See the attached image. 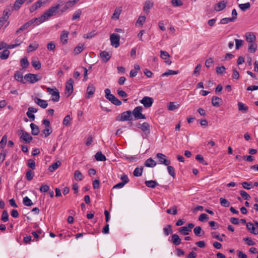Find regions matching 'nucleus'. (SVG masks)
I'll return each instance as SVG.
<instances>
[{"mask_svg":"<svg viewBox=\"0 0 258 258\" xmlns=\"http://www.w3.org/2000/svg\"><path fill=\"white\" fill-rule=\"evenodd\" d=\"M7 155V151L6 150H2L0 153V163H3L5 160L6 156Z\"/></svg>","mask_w":258,"mask_h":258,"instance_id":"nucleus-64","label":"nucleus"},{"mask_svg":"<svg viewBox=\"0 0 258 258\" xmlns=\"http://www.w3.org/2000/svg\"><path fill=\"white\" fill-rule=\"evenodd\" d=\"M95 157L96 160L98 161H105L106 160V157L101 152H98Z\"/></svg>","mask_w":258,"mask_h":258,"instance_id":"nucleus-35","label":"nucleus"},{"mask_svg":"<svg viewBox=\"0 0 258 258\" xmlns=\"http://www.w3.org/2000/svg\"><path fill=\"white\" fill-rule=\"evenodd\" d=\"M80 0H69L65 3L64 7L60 10L61 13L73 8Z\"/></svg>","mask_w":258,"mask_h":258,"instance_id":"nucleus-16","label":"nucleus"},{"mask_svg":"<svg viewBox=\"0 0 258 258\" xmlns=\"http://www.w3.org/2000/svg\"><path fill=\"white\" fill-rule=\"evenodd\" d=\"M240 194L244 200H249L250 199V196L244 190H240Z\"/></svg>","mask_w":258,"mask_h":258,"instance_id":"nucleus-58","label":"nucleus"},{"mask_svg":"<svg viewBox=\"0 0 258 258\" xmlns=\"http://www.w3.org/2000/svg\"><path fill=\"white\" fill-rule=\"evenodd\" d=\"M178 230L180 233L185 235H188L190 232L186 226L181 227L179 228Z\"/></svg>","mask_w":258,"mask_h":258,"instance_id":"nucleus-46","label":"nucleus"},{"mask_svg":"<svg viewBox=\"0 0 258 258\" xmlns=\"http://www.w3.org/2000/svg\"><path fill=\"white\" fill-rule=\"evenodd\" d=\"M172 232L173 230L171 225H168L166 227L163 228V232L165 236L169 235L170 233H172Z\"/></svg>","mask_w":258,"mask_h":258,"instance_id":"nucleus-42","label":"nucleus"},{"mask_svg":"<svg viewBox=\"0 0 258 258\" xmlns=\"http://www.w3.org/2000/svg\"><path fill=\"white\" fill-rule=\"evenodd\" d=\"M32 65L35 70H39L41 68V63L38 60H33L32 61Z\"/></svg>","mask_w":258,"mask_h":258,"instance_id":"nucleus-59","label":"nucleus"},{"mask_svg":"<svg viewBox=\"0 0 258 258\" xmlns=\"http://www.w3.org/2000/svg\"><path fill=\"white\" fill-rule=\"evenodd\" d=\"M156 157L158 159V163L164 164L165 165H169L170 164V161L167 159V157L163 154L158 153Z\"/></svg>","mask_w":258,"mask_h":258,"instance_id":"nucleus-13","label":"nucleus"},{"mask_svg":"<svg viewBox=\"0 0 258 258\" xmlns=\"http://www.w3.org/2000/svg\"><path fill=\"white\" fill-rule=\"evenodd\" d=\"M143 108L141 106H137L134 108L132 112V114H133L135 117V119H146L145 115L142 113Z\"/></svg>","mask_w":258,"mask_h":258,"instance_id":"nucleus-7","label":"nucleus"},{"mask_svg":"<svg viewBox=\"0 0 258 258\" xmlns=\"http://www.w3.org/2000/svg\"><path fill=\"white\" fill-rule=\"evenodd\" d=\"M95 91V88L92 84H89L87 88V98H91Z\"/></svg>","mask_w":258,"mask_h":258,"instance_id":"nucleus-26","label":"nucleus"},{"mask_svg":"<svg viewBox=\"0 0 258 258\" xmlns=\"http://www.w3.org/2000/svg\"><path fill=\"white\" fill-rule=\"evenodd\" d=\"M238 6L242 11H245L250 8V4L249 2H247L245 4H239Z\"/></svg>","mask_w":258,"mask_h":258,"instance_id":"nucleus-43","label":"nucleus"},{"mask_svg":"<svg viewBox=\"0 0 258 258\" xmlns=\"http://www.w3.org/2000/svg\"><path fill=\"white\" fill-rule=\"evenodd\" d=\"M7 137L5 135L3 137L1 142H0V150L1 149H3L6 145V143H7Z\"/></svg>","mask_w":258,"mask_h":258,"instance_id":"nucleus-53","label":"nucleus"},{"mask_svg":"<svg viewBox=\"0 0 258 258\" xmlns=\"http://www.w3.org/2000/svg\"><path fill=\"white\" fill-rule=\"evenodd\" d=\"M110 40L111 44L115 48L119 46L120 36L118 34L113 33L110 35Z\"/></svg>","mask_w":258,"mask_h":258,"instance_id":"nucleus-14","label":"nucleus"},{"mask_svg":"<svg viewBox=\"0 0 258 258\" xmlns=\"http://www.w3.org/2000/svg\"><path fill=\"white\" fill-rule=\"evenodd\" d=\"M48 2L47 0H39L36 3L33 4L30 8L29 10L30 13H33L38 9L40 8L42 6L47 3Z\"/></svg>","mask_w":258,"mask_h":258,"instance_id":"nucleus-12","label":"nucleus"},{"mask_svg":"<svg viewBox=\"0 0 258 258\" xmlns=\"http://www.w3.org/2000/svg\"><path fill=\"white\" fill-rule=\"evenodd\" d=\"M154 5V3L152 2L150 0H147L145 2L144 6L143 8V10L147 14L149 13V10L151 8L153 7Z\"/></svg>","mask_w":258,"mask_h":258,"instance_id":"nucleus-24","label":"nucleus"},{"mask_svg":"<svg viewBox=\"0 0 258 258\" xmlns=\"http://www.w3.org/2000/svg\"><path fill=\"white\" fill-rule=\"evenodd\" d=\"M10 51L7 49L0 52V58L2 59H6L9 57Z\"/></svg>","mask_w":258,"mask_h":258,"instance_id":"nucleus-38","label":"nucleus"},{"mask_svg":"<svg viewBox=\"0 0 258 258\" xmlns=\"http://www.w3.org/2000/svg\"><path fill=\"white\" fill-rule=\"evenodd\" d=\"M100 57L102 61L104 62H106L110 58V55L109 53L105 51H102L100 53Z\"/></svg>","mask_w":258,"mask_h":258,"instance_id":"nucleus-27","label":"nucleus"},{"mask_svg":"<svg viewBox=\"0 0 258 258\" xmlns=\"http://www.w3.org/2000/svg\"><path fill=\"white\" fill-rule=\"evenodd\" d=\"M243 240L248 245H254L255 244V243L252 240V239L249 237H245L243 238Z\"/></svg>","mask_w":258,"mask_h":258,"instance_id":"nucleus-60","label":"nucleus"},{"mask_svg":"<svg viewBox=\"0 0 258 258\" xmlns=\"http://www.w3.org/2000/svg\"><path fill=\"white\" fill-rule=\"evenodd\" d=\"M17 134L20 137V139L25 143H29L33 139L29 133L22 129L18 130Z\"/></svg>","mask_w":258,"mask_h":258,"instance_id":"nucleus-2","label":"nucleus"},{"mask_svg":"<svg viewBox=\"0 0 258 258\" xmlns=\"http://www.w3.org/2000/svg\"><path fill=\"white\" fill-rule=\"evenodd\" d=\"M246 226L250 233L255 235L258 234V228H256L251 222L247 223Z\"/></svg>","mask_w":258,"mask_h":258,"instance_id":"nucleus-23","label":"nucleus"},{"mask_svg":"<svg viewBox=\"0 0 258 258\" xmlns=\"http://www.w3.org/2000/svg\"><path fill=\"white\" fill-rule=\"evenodd\" d=\"M222 102V99L218 97L213 96L212 98V104L215 107H220Z\"/></svg>","mask_w":258,"mask_h":258,"instance_id":"nucleus-25","label":"nucleus"},{"mask_svg":"<svg viewBox=\"0 0 258 258\" xmlns=\"http://www.w3.org/2000/svg\"><path fill=\"white\" fill-rule=\"evenodd\" d=\"M257 49V44L255 43H251L248 45V50L250 53H254Z\"/></svg>","mask_w":258,"mask_h":258,"instance_id":"nucleus-40","label":"nucleus"},{"mask_svg":"<svg viewBox=\"0 0 258 258\" xmlns=\"http://www.w3.org/2000/svg\"><path fill=\"white\" fill-rule=\"evenodd\" d=\"M245 40L249 43H253L256 41V37L252 32H247L245 34Z\"/></svg>","mask_w":258,"mask_h":258,"instance_id":"nucleus-18","label":"nucleus"},{"mask_svg":"<svg viewBox=\"0 0 258 258\" xmlns=\"http://www.w3.org/2000/svg\"><path fill=\"white\" fill-rule=\"evenodd\" d=\"M238 107L239 111H242L243 113H246L248 111V107L244 103L239 102L238 103Z\"/></svg>","mask_w":258,"mask_h":258,"instance_id":"nucleus-31","label":"nucleus"},{"mask_svg":"<svg viewBox=\"0 0 258 258\" xmlns=\"http://www.w3.org/2000/svg\"><path fill=\"white\" fill-rule=\"evenodd\" d=\"M34 102L42 108H46L48 106V103L46 100L40 98L35 97L34 99Z\"/></svg>","mask_w":258,"mask_h":258,"instance_id":"nucleus-19","label":"nucleus"},{"mask_svg":"<svg viewBox=\"0 0 258 258\" xmlns=\"http://www.w3.org/2000/svg\"><path fill=\"white\" fill-rule=\"evenodd\" d=\"M38 44L36 42H35L33 44H30L28 47L27 52H31L34 50H36L38 48Z\"/></svg>","mask_w":258,"mask_h":258,"instance_id":"nucleus-39","label":"nucleus"},{"mask_svg":"<svg viewBox=\"0 0 258 258\" xmlns=\"http://www.w3.org/2000/svg\"><path fill=\"white\" fill-rule=\"evenodd\" d=\"M82 14V10L81 9L77 10L74 13L72 17L73 20H76L80 18Z\"/></svg>","mask_w":258,"mask_h":258,"instance_id":"nucleus-45","label":"nucleus"},{"mask_svg":"<svg viewBox=\"0 0 258 258\" xmlns=\"http://www.w3.org/2000/svg\"><path fill=\"white\" fill-rule=\"evenodd\" d=\"M132 111H126L119 114L116 117V120L119 121L132 120Z\"/></svg>","mask_w":258,"mask_h":258,"instance_id":"nucleus-6","label":"nucleus"},{"mask_svg":"<svg viewBox=\"0 0 258 258\" xmlns=\"http://www.w3.org/2000/svg\"><path fill=\"white\" fill-rule=\"evenodd\" d=\"M74 178L76 180L81 181L83 178V176L79 170H76L74 173Z\"/></svg>","mask_w":258,"mask_h":258,"instance_id":"nucleus-41","label":"nucleus"},{"mask_svg":"<svg viewBox=\"0 0 258 258\" xmlns=\"http://www.w3.org/2000/svg\"><path fill=\"white\" fill-rule=\"evenodd\" d=\"M171 241L175 245H178L181 243V240L179 238V236L176 234H174L171 236Z\"/></svg>","mask_w":258,"mask_h":258,"instance_id":"nucleus-30","label":"nucleus"},{"mask_svg":"<svg viewBox=\"0 0 258 258\" xmlns=\"http://www.w3.org/2000/svg\"><path fill=\"white\" fill-rule=\"evenodd\" d=\"M178 73V71H176L169 70H168V71L162 74V76L164 77V76H167L169 75H176Z\"/></svg>","mask_w":258,"mask_h":258,"instance_id":"nucleus-55","label":"nucleus"},{"mask_svg":"<svg viewBox=\"0 0 258 258\" xmlns=\"http://www.w3.org/2000/svg\"><path fill=\"white\" fill-rule=\"evenodd\" d=\"M66 3L64 0H58L57 3L46 10L43 15L40 17L37 18L38 22H37L36 25H39L40 24L45 22L49 18L56 15L58 12L59 9L64 3Z\"/></svg>","mask_w":258,"mask_h":258,"instance_id":"nucleus-1","label":"nucleus"},{"mask_svg":"<svg viewBox=\"0 0 258 258\" xmlns=\"http://www.w3.org/2000/svg\"><path fill=\"white\" fill-rule=\"evenodd\" d=\"M145 185L150 188H155L157 185L158 183L156 180H147L145 182Z\"/></svg>","mask_w":258,"mask_h":258,"instance_id":"nucleus-33","label":"nucleus"},{"mask_svg":"<svg viewBox=\"0 0 258 258\" xmlns=\"http://www.w3.org/2000/svg\"><path fill=\"white\" fill-rule=\"evenodd\" d=\"M104 92L106 98L109 100L112 103L118 106L121 104V102L118 100L114 95L111 94L110 89H106L104 91Z\"/></svg>","mask_w":258,"mask_h":258,"instance_id":"nucleus-3","label":"nucleus"},{"mask_svg":"<svg viewBox=\"0 0 258 258\" xmlns=\"http://www.w3.org/2000/svg\"><path fill=\"white\" fill-rule=\"evenodd\" d=\"M24 2H25V0H16L14 4L13 9L15 11H18Z\"/></svg>","mask_w":258,"mask_h":258,"instance_id":"nucleus-32","label":"nucleus"},{"mask_svg":"<svg viewBox=\"0 0 258 258\" xmlns=\"http://www.w3.org/2000/svg\"><path fill=\"white\" fill-rule=\"evenodd\" d=\"M47 92L51 95L52 100L53 102H58L59 100V92L56 88H47Z\"/></svg>","mask_w":258,"mask_h":258,"instance_id":"nucleus-4","label":"nucleus"},{"mask_svg":"<svg viewBox=\"0 0 258 258\" xmlns=\"http://www.w3.org/2000/svg\"><path fill=\"white\" fill-rule=\"evenodd\" d=\"M73 84L74 81L72 78L70 79L66 84L65 94L67 97H69L73 92Z\"/></svg>","mask_w":258,"mask_h":258,"instance_id":"nucleus-9","label":"nucleus"},{"mask_svg":"<svg viewBox=\"0 0 258 258\" xmlns=\"http://www.w3.org/2000/svg\"><path fill=\"white\" fill-rule=\"evenodd\" d=\"M143 171V167H141V168L137 167L135 168L133 174L135 176H140L142 174V172Z\"/></svg>","mask_w":258,"mask_h":258,"instance_id":"nucleus-44","label":"nucleus"},{"mask_svg":"<svg viewBox=\"0 0 258 258\" xmlns=\"http://www.w3.org/2000/svg\"><path fill=\"white\" fill-rule=\"evenodd\" d=\"M25 79L31 84L35 83L40 80L41 78L38 75L33 74H27L25 76Z\"/></svg>","mask_w":258,"mask_h":258,"instance_id":"nucleus-11","label":"nucleus"},{"mask_svg":"<svg viewBox=\"0 0 258 258\" xmlns=\"http://www.w3.org/2000/svg\"><path fill=\"white\" fill-rule=\"evenodd\" d=\"M37 22H38V20L37 18L31 19L22 25L19 29H18L16 31V33L18 34L20 32L25 30L33 24H34V26H36Z\"/></svg>","mask_w":258,"mask_h":258,"instance_id":"nucleus-8","label":"nucleus"},{"mask_svg":"<svg viewBox=\"0 0 258 258\" xmlns=\"http://www.w3.org/2000/svg\"><path fill=\"white\" fill-rule=\"evenodd\" d=\"M30 127L31 128L32 134L34 136L38 135L39 133V128L38 126L33 123H31L30 124Z\"/></svg>","mask_w":258,"mask_h":258,"instance_id":"nucleus-28","label":"nucleus"},{"mask_svg":"<svg viewBox=\"0 0 258 258\" xmlns=\"http://www.w3.org/2000/svg\"><path fill=\"white\" fill-rule=\"evenodd\" d=\"M27 165L29 168L33 170L35 169V162L33 159H30L28 160Z\"/></svg>","mask_w":258,"mask_h":258,"instance_id":"nucleus-62","label":"nucleus"},{"mask_svg":"<svg viewBox=\"0 0 258 258\" xmlns=\"http://www.w3.org/2000/svg\"><path fill=\"white\" fill-rule=\"evenodd\" d=\"M34 176V173L32 170H29L27 171L26 174V178L28 181H31L33 179Z\"/></svg>","mask_w":258,"mask_h":258,"instance_id":"nucleus-51","label":"nucleus"},{"mask_svg":"<svg viewBox=\"0 0 258 258\" xmlns=\"http://www.w3.org/2000/svg\"><path fill=\"white\" fill-rule=\"evenodd\" d=\"M140 102L145 108H149L152 105L154 102V99L152 97L145 96L143 97Z\"/></svg>","mask_w":258,"mask_h":258,"instance_id":"nucleus-15","label":"nucleus"},{"mask_svg":"<svg viewBox=\"0 0 258 258\" xmlns=\"http://www.w3.org/2000/svg\"><path fill=\"white\" fill-rule=\"evenodd\" d=\"M72 118L71 117L70 115H67L63 119V124L65 126H69L71 125V120Z\"/></svg>","mask_w":258,"mask_h":258,"instance_id":"nucleus-49","label":"nucleus"},{"mask_svg":"<svg viewBox=\"0 0 258 258\" xmlns=\"http://www.w3.org/2000/svg\"><path fill=\"white\" fill-rule=\"evenodd\" d=\"M1 220L4 222L9 220V214L7 211H4L2 213Z\"/></svg>","mask_w":258,"mask_h":258,"instance_id":"nucleus-56","label":"nucleus"},{"mask_svg":"<svg viewBox=\"0 0 258 258\" xmlns=\"http://www.w3.org/2000/svg\"><path fill=\"white\" fill-rule=\"evenodd\" d=\"M84 49V45L83 44H79L74 49V53L75 55H77L81 53Z\"/></svg>","mask_w":258,"mask_h":258,"instance_id":"nucleus-36","label":"nucleus"},{"mask_svg":"<svg viewBox=\"0 0 258 258\" xmlns=\"http://www.w3.org/2000/svg\"><path fill=\"white\" fill-rule=\"evenodd\" d=\"M29 64V61L26 58H23L21 59V64L23 69L27 68Z\"/></svg>","mask_w":258,"mask_h":258,"instance_id":"nucleus-52","label":"nucleus"},{"mask_svg":"<svg viewBox=\"0 0 258 258\" xmlns=\"http://www.w3.org/2000/svg\"><path fill=\"white\" fill-rule=\"evenodd\" d=\"M69 32L67 31H63L60 35V41L63 44H66L68 43Z\"/></svg>","mask_w":258,"mask_h":258,"instance_id":"nucleus-22","label":"nucleus"},{"mask_svg":"<svg viewBox=\"0 0 258 258\" xmlns=\"http://www.w3.org/2000/svg\"><path fill=\"white\" fill-rule=\"evenodd\" d=\"M156 165V162L151 158L148 159L144 163V165L148 167H154Z\"/></svg>","mask_w":258,"mask_h":258,"instance_id":"nucleus-29","label":"nucleus"},{"mask_svg":"<svg viewBox=\"0 0 258 258\" xmlns=\"http://www.w3.org/2000/svg\"><path fill=\"white\" fill-rule=\"evenodd\" d=\"M194 232L195 234L197 236H201L204 234V231L202 230L201 227L199 226H196L194 228Z\"/></svg>","mask_w":258,"mask_h":258,"instance_id":"nucleus-37","label":"nucleus"},{"mask_svg":"<svg viewBox=\"0 0 258 258\" xmlns=\"http://www.w3.org/2000/svg\"><path fill=\"white\" fill-rule=\"evenodd\" d=\"M220 203L221 205L224 207H228L230 205V202L223 198L220 199Z\"/></svg>","mask_w":258,"mask_h":258,"instance_id":"nucleus-48","label":"nucleus"},{"mask_svg":"<svg viewBox=\"0 0 258 258\" xmlns=\"http://www.w3.org/2000/svg\"><path fill=\"white\" fill-rule=\"evenodd\" d=\"M23 203L26 206H31L33 205L32 201L28 197L23 198Z\"/></svg>","mask_w":258,"mask_h":258,"instance_id":"nucleus-47","label":"nucleus"},{"mask_svg":"<svg viewBox=\"0 0 258 258\" xmlns=\"http://www.w3.org/2000/svg\"><path fill=\"white\" fill-rule=\"evenodd\" d=\"M179 105H176L175 102H170L168 107L169 110L173 111L177 109Z\"/></svg>","mask_w":258,"mask_h":258,"instance_id":"nucleus-61","label":"nucleus"},{"mask_svg":"<svg viewBox=\"0 0 258 258\" xmlns=\"http://www.w3.org/2000/svg\"><path fill=\"white\" fill-rule=\"evenodd\" d=\"M227 1H221L214 6V9L216 12H220L223 10L227 5Z\"/></svg>","mask_w":258,"mask_h":258,"instance_id":"nucleus-17","label":"nucleus"},{"mask_svg":"<svg viewBox=\"0 0 258 258\" xmlns=\"http://www.w3.org/2000/svg\"><path fill=\"white\" fill-rule=\"evenodd\" d=\"M167 170L168 173L173 178L175 176V173L174 172V169L171 166L167 165Z\"/></svg>","mask_w":258,"mask_h":258,"instance_id":"nucleus-63","label":"nucleus"},{"mask_svg":"<svg viewBox=\"0 0 258 258\" xmlns=\"http://www.w3.org/2000/svg\"><path fill=\"white\" fill-rule=\"evenodd\" d=\"M122 11V9L121 7L116 8L112 16H111V19L114 20H118Z\"/></svg>","mask_w":258,"mask_h":258,"instance_id":"nucleus-20","label":"nucleus"},{"mask_svg":"<svg viewBox=\"0 0 258 258\" xmlns=\"http://www.w3.org/2000/svg\"><path fill=\"white\" fill-rule=\"evenodd\" d=\"M137 126L139 128H140L144 132V134L142 135V136L144 138H145L148 136V135L150 134V125L148 122H145L142 124L139 123L137 125Z\"/></svg>","mask_w":258,"mask_h":258,"instance_id":"nucleus-5","label":"nucleus"},{"mask_svg":"<svg viewBox=\"0 0 258 258\" xmlns=\"http://www.w3.org/2000/svg\"><path fill=\"white\" fill-rule=\"evenodd\" d=\"M52 128L51 127H45V129L43 131V134L44 135V137L46 138L52 133Z\"/></svg>","mask_w":258,"mask_h":258,"instance_id":"nucleus-50","label":"nucleus"},{"mask_svg":"<svg viewBox=\"0 0 258 258\" xmlns=\"http://www.w3.org/2000/svg\"><path fill=\"white\" fill-rule=\"evenodd\" d=\"M14 78L15 80L22 83H25L23 79V73L21 71H17L14 74Z\"/></svg>","mask_w":258,"mask_h":258,"instance_id":"nucleus-21","label":"nucleus"},{"mask_svg":"<svg viewBox=\"0 0 258 258\" xmlns=\"http://www.w3.org/2000/svg\"><path fill=\"white\" fill-rule=\"evenodd\" d=\"M230 22H234V18H223L221 20L220 23L222 24H226Z\"/></svg>","mask_w":258,"mask_h":258,"instance_id":"nucleus-54","label":"nucleus"},{"mask_svg":"<svg viewBox=\"0 0 258 258\" xmlns=\"http://www.w3.org/2000/svg\"><path fill=\"white\" fill-rule=\"evenodd\" d=\"M11 13L10 9H5L3 14V16L0 17V29L7 22Z\"/></svg>","mask_w":258,"mask_h":258,"instance_id":"nucleus-10","label":"nucleus"},{"mask_svg":"<svg viewBox=\"0 0 258 258\" xmlns=\"http://www.w3.org/2000/svg\"><path fill=\"white\" fill-rule=\"evenodd\" d=\"M235 48L236 49H239L244 43L243 40L237 39H235Z\"/></svg>","mask_w":258,"mask_h":258,"instance_id":"nucleus-57","label":"nucleus"},{"mask_svg":"<svg viewBox=\"0 0 258 258\" xmlns=\"http://www.w3.org/2000/svg\"><path fill=\"white\" fill-rule=\"evenodd\" d=\"M61 165V162L59 161H57V162L53 163L48 168V170L50 172H53L56 169H57Z\"/></svg>","mask_w":258,"mask_h":258,"instance_id":"nucleus-34","label":"nucleus"}]
</instances>
